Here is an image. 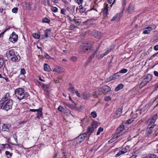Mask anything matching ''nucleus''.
I'll return each mask as SVG.
<instances>
[{
  "label": "nucleus",
  "mask_w": 158,
  "mask_h": 158,
  "mask_svg": "<svg viewBox=\"0 0 158 158\" xmlns=\"http://www.w3.org/2000/svg\"><path fill=\"white\" fill-rule=\"evenodd\" d=\"M122 6H123V9H124L125 8V6L126 3H127V1L126 0H122Z\"/></svg>",
  "instance_id": "49530a36"
},
{
  "label": "nucleus",
  "mask_w": 158,
  "mask_h": 158,
  "mask_svg": "<svg viewBox=\"0 0 158 158\" xmlns=\"http://www.w3.org/2000/svg\"><path fill=\"white\" fill-rule=\"evenodd\" d=\"M98 123L96 121H93L91 124L92 127L94 130L97 127Z\"/></svg>",
  "instance_id": "bb28decb"
},
{
  "label": "nucleus",
  "mask_w": 158,
  "mask_h": 158,
  "mask_svg": "<svg viewBox=\"0 0 158 158\" xmlns=\"http://www.w3.org/2000/svg\"><path fill=\"white\" fill-rule=\"evenodd\" d=\"M15 93L17 98L19 100L27 99L29 97L28 93L26 92L23 88L16 89L15 91Z\"/></svg>",
  "instance_id": "f257e3e1"
},
{
  "label": "nucleus",
  "mask_w": 158,
  "mask_h": 158,
  "mask_svg": "<svg viewBox=\"0 0 158 158\" xmlns=\"http://www.w3.org/2000/svg\"><path fill=\"white\" fill-rule=\"evenodd\" d=\"M94 130L91 127H88L87 130V133L91 134L93 132Z\"/></svg>",
  "instance_id": "c756f323"
},
{
  "label": "nucleus",
  "mask_w": 158,
  "mask_h": 158,
  "mask_svg": "<svg viewBox=\"0 0 158 158\" xmlns=\"http://www.w3.org/2000/svg\"><path fill=\"white\" fill-rule=\"evenodd\" d=\"M91 116L93 118H95L97 116V114L95 111H93L91 113Z\"/></svg>",
  "instance_id": "4c0bfd02"
},
{
  "label": "nucleus",
  "mask_w": 158,
  "mask_h": 158,
  "mask_svg": "<svg viewBox=\"0 0 158 158\" xmlns=\"http://www.w3.org/2000/svg\"><path fill=\"white\" fill-rule=\"evenodd\" d=\"M103 131V128L102 127H100L98 129V131L97 133V135H98L100 134L101 132H102Z\"/></svg>",
  "instance_id": "58836bf2"
},
{
  "label": "nucleus",
  "mask_w": 158,
  "mask_h": 158,
  "mask_svg": "<svg viewBox=\"0 0 158 158\" xmlns=\"http://www.w3.org/2000/svg\"><path fill=\"white\" fill-rule=\"evenodd\" d=\"M124 87V85L122 84H118L117 86L115 88V91H118L120 89H122Z\"/></svg>",
  "instance_id": "412c9836"
},
{
  "label": "nucleus",
  "mask_w": 158,
  "mask_h": 158,
  "mask_svg": "<svg viewBox=\"0 0 158 158\" xmlns=\"http://www.w3.org/2000/svg\"><path fill=\"white\" fill-rule=\"evenodd\" d=\"M67 11L64 9H62L61 10V13L64 15H66Z\"/></svg>",
  "instance_id": "a18cd8bd"
},
{
  "label": "nucleus",
  "mask_w": 158,
  "mask_h": 158,
  "mask_svg": "<svg viewBox=\"0 0 158 158\" xmlns=\"http://www.w3.org/2000/svg\"><path fill=\"white\" fill-rule=\"evenodd\" d=\"M58 110L60 112H63L64 111V108L61 106H59L58 108Z\"/></svg>",
  "instance_id": "c03bdc74"
},
{
  "label": "nucleus",
  "mask_w": 158,
  "mask_h": 158,
  "mask_svg": "<svg viewBox=\"0 0 158 158\" xmlns=\"http://www.w3.org/2000/svg\"><path fill=\"white\" fill-rule=\"evenodd\" d=\"M6 55L8 58L10 59L13 62H18L20 59V57L16 52H15L14 50L11 49L9 50L6 52Z\"/></svg>",
  "instance_id": "f03ea898"
},
{
  "label": "nucleus",
  "mask_w": 158,
  "mask_h": 158,
  "mask_svg": "<svg viewBox=\"0 0 158 158\" xmlns=\"http://www.w3.org/2000/svg\"><path fill=\"white\" fill-rule=\"evenodd\" d=\"M33 36L35 39H38L40 37V35L37 33H35L33 34Z\"/></svg>",
  "instance_id": "c9c22d12"
},
{
  "label": "nucleus",
  "mask_w": 158,
  "mask_h": 158,
  "mask_svg": "<svg viewBox=\"0 0 158 158\" xmlns=\"http://www.w3.org/2000/svg\"><path fill=\"white\" fill-rule=\"evenodd\" d=\"M152 77V75L151 74H148L146 75H144L143 76L144 79L143 82L141 83V84L143 86H145L150 81Z\"/></svg>",
  "instance_id": "20e7f679"
},
{
  "label": "nucleus",
  "mask_w": 158,
  "mask_h": 158,
  "mask_svg": "<svg viewBox=\"0 0 158 158\" xmlns=\"http://www.w3.org/2000/svg\"><path fill=\"white\" fill-rule=\"evenodd\" d=\"M149 127V129L148 130V132L149 133V134H151L152 133V130L153 128V127L150 126Z\"/></svg>",
  "instance_id": "37998d69"
},
{
  "label": "nucleus",
  "mask_w": 158,
  "mask_h": 158,
  "mask_svg": "<svg viewBox=\"0 0 158 158\" xmlns=\"http://www.w3.org/2000/svg\"><path fill=\"white\" fill-rule=\"evenodd\" d=\"M44 56L45 58L48 59H51L52 58L47 53H45L44 55Z\"/></svg>",
  "instance_id": "4d7b16f0"
},
{
  "label": "nucleus",
  "mask_w": 158,
  "mask_h": 158,
  "mask_svg": "<svg viewBox=\"0 0 158 158\" xmlns=\"http://www.w3.org/2000/svg\"><path fill=\"white\" fill-rule=\"evenodd\" d=\"M135 114H137L138 115H140L141 114V112L140 110H136L135 112Z\"/></svg>",
  "instance_id": "bf43d9fd"
},
{
  "label": "nucleus",
  "mask_w": 158,
  "mask_h": 158,
  "mask_svg": "<svg viewBox=\"0 0 158 158\" xmlns=\"http://www.w3.org/2000/svg\"><path fill=\"white\" fill-rule=\"evenodd\" d=\"M98 148H97V145H94L90 149V151L93 152L96 151Z\"/></svg>",
  "instance_id": "79ce46f5"
},
{
  "label": "nucleus",
  "mask_w": 158,
  "mask_h": 158,
  "mask_svg": "<svg viewBox=\"0 0 158 158\" xmlns=\"http://www.w3.org/2000/svg\"><path fill=\"white\" fill-rule=\"evenodd\" d=\"M44 69L45 71H49L50 70V66L49 65L47 64H44Z\"/></svg>",
  "instance_id": "a878e982"
},
{
  "label": "nucleus",
  "mask_w": 158,
  "mask_h": 158,
  "mask_svg": "<svg viewBox=\"0 0 158 158\" xmlns=\"http://www.w3.org/2000/svg\"><path fill=\"white\" fill-rule=\"evenodd\" d=\"M42 109L41 108H39L38 109V110L37 111V115L36 116L37 118H40V117H42L43 115V113H42Z\"/></svg>",
  "instance_id": "ddd939ff"
},
{
  "label": "nucleus",
  "mask_w": 158,
  "mask_h": 158,
  "mask_svg": "<svg viewBox=\"0 0 158 158\" xmlns=\"http://www.w3.org/2000/svg\"><path fill=\"white\" fill-rule=\"evenodd\" d=\"M85 8L81 6V5L80 6V12L83 13L85 11Z\"/></svg>",
  "instance_id": "8fccbe9b"
},
{
  "label": "nucleus",
  "mask_w": 158,
  "mask_h": 158,
  "mask_svg": "<svg viewBox=\"0 0 158 158\" xmlns=\"http://www.w3.org/2000/svg\"><path fill=\"white\" fill-rule=\"evenodd\" d=\"M90 33L95 38L100 39L102 36L101 32L96 30H93Z\"/></svg>",
  "instance_id": "6e6552de"
},
{
  "label": "nucleus",
  "mask_w": 158,
  "mask_h": 158,
  "mask_svg": "<svg viewBox=\"0 0 158 158\" xmlns=\"http://www.w3.org/2000/svg\"><path fill=\"white\" fill-rule=\"evenodd\" d=\"M105 100L107 102L110 100L111 99V98L109 96H106L105 97Z\"/></svg>",
  "instance_id": "603ef678"
},
{
  "label": "nucleus",
  "mask_w": 158,
  "mask_h": 158,
  "mask_svg": "<svg viewBox=\"0 0 158 158\" xmlns=\"http://www.w3.org/2000/svg\"><path fill=\"white\" fill-rule=\"evenodd\" d=\"M102 89L104 93H106L107 92L110 91L111 90V89L110 87L107 85H104L102 87Z\"/></svg>",
  "instance_id": "4468645a"
},
{
  "label": "nucleus",
  "mask_w": 158,
  "mask_h": 158,
  "mask_svg": "<svg viewBox=\"0 0 158 158\" xmlns=\"http://www.w3.org/2000/svg\"><path fill=\"white\" fill-rule=\"evenodd\" d=\"M8 30V29H6L4 31L1 32V33H0V38H1L3 36V35L4 33L6 31Z\"/></svg>",
  "instance_id": "69168bd1"
},
{
  "label": "nucleus",
  "mask_w": 158,
  "mask_h": 158,
  "mask_svg": "<svg viewBox=\"0 0 158 158\" xmlns=\"http://www.w3.org/2000/svg\"><path fill=\"white\" fill-rule=\"evenodd\" d=\"M127 72V69H123L122 70H120L118 72L119 73V74L120 73H125Z\"/></svg>",
  "instance_id": "ea45409f"
},
{
  "label": "nucleus",
  "mask_w": 158,
  "mask_h": 158,
  "mask_svg": "<svg viewBox=\"0 0 158 158\" xmlns=\"http://www.w3.org/2000/svg\"><path fill=\"white\" fill-rule=\"evenodd\" d=\"M108 51H106L105 53H103L102 54H101V58H102L104 56L107 55L108 54Z\"/></svg>",
  "instance_id": "680f3d73"
},
{
  "label": "nucleus",
  "mask_w": 158,
  "mask_h": 158,
  "mask_svg": "<svg viewBox=\"0 0 158 158\" xmlns=\"http://www.w3.org/2000/svg\"><path fill=\"white\" fill-rule=\"evenodd\" d=\"M96 53H95V52H94L89 57V58L88 60V62H90L91 60H92V59L94 57L95 55L96 54Z\"/></svg>",
  "instance_id": "473e14b6"
},
{
  "label": "nucleus",
  "mask_w": 158,
  "mask_h": 158,
  "mask_svg": "<svg viewBox=\"0 0 158 158\" xmlns=\"http://www.w3.org/2000/svg\"><path fill=\"white\" fill-rule=\"evenodd\" d=\"M112 80H113L112 79L111 77L110 76L106 79V80H105V82H108L109 81H111Z\"/></svg>",
  "instance_id": "5fc2aeb1"
},
{
  "label": "nucleus",
  "mask_w": 158,
  "mask_h": 158,
  "mask_svg": "<svg viewBox=\"0 0 158 158\" xmlns=\"http://www.w3.org/2000/svg\"><path fill=\"white\" fill-rule=\"evenodd\" d=\"M108 4H106L103 11V14L105 16H106L108 14Z\"/></svg>",
  "instance_id": "2eb2a0df"
},
{
  "label": "nucleus",
  "mask_w": 158,
  "mask_h": 158,
  "mask_svg": "<svg viewBox=\"0 0 158 158\" xmlns=\"http://www.w3.org/2000/svg\"><path fill=\"white\" fill-rule=\"evenodd\" d=\"M51 10L54 12L56 13L58 11V9L56 7H52V8L51 9Z\"/></svg>",
  "instance_id": "de8ad7c7"
},
{
  "label": "nucleus",
  "mask_w": 158,
  "mask_h": 158,
  "mask_svg": "<svg viewBox=\"0 0 158 158\" xmlns=\"http://www.w3.org/2000/svg\"><path fill=\"white\" fill-rule=\"evenodd\" d=\"M151 158H156L157 156L155 154H150Z\"/></svg>",
  "instance_id": "0e129e2a"
},
{
  "label": "nucleus",
  "mask_w": 158,
  "mask_h": 158,
  "mask_svg": "<svg viewBox=\"0 0 158 158\" xmlns=\"http://www.w3.org/2000/svg\"><path fill=\"white\" fill-rule=\"evenodd\" d=\"M88 124L87 119L86 118H84L81 120V126L82 127H84Z\"/></svg>",
  "instance_id": "9d476101"
},
{
  "label": "nucleus",
  "mask_w": 158,
  "mask_h": 158,
  "mask_svg": "<svg viewBox=\"0 0 158 158\" xmlns=\"http://www.w3.org/2000/svg\"><path fill=\"white\" fill-rule=\"evenodd\" d=\"M44 36L46 38H48L49 35H51V30L47 29L44 31Z\"/></svg>",
  "instance_id": "6ab92c4d"
},
{
  "label": "nucleus",
  "mask_w": 158,
  "mask_h": 158,
  "mask_svg": "<svg viewBox=\"0 0 158 158\" xmlns=\"http://www.w3.org/2000/svg\"><path fill=\"white\" fill-rule=\"evenodd\" d=\"M122 108H118L116 111L115 114L117 115V117H120L122 113Z\"/></svg>",
  "instance_id": "f3484780"
},
{
  "label": "nucleus",
  "mask_w": 158,
  "mask_h": 158,
  "mask_svg": "<svg viewBox=\"0 0 158 158\" xmlns=\"http://www.w3.org/2000/svg\"><path fill=\"white\" fill-rule=\"evenodd\" d=\"M18 10L17 7H14L12 10V12L14 13H17Z\"/></svg>",
  "instance_id": "13d9d810"
},
{
  "label": "nucleus",
  "mask_w": 158,
  "mask_h": 158,
  "mask_svg": "<svg viewBox=\"0 0 158 158\" xmlns=\"http://www.w3.org/2000/svg\"><path fill=\"white\" fill-rule=\"evenodd\" d=\"M1 125H2V130L3 131H6L9 132L10 131L11 128L9 124H4L3 125L1 124Z\"/></svg>",
  "instance_id": "1a4fd4ad"
},
{
  "label": "nucleus",
  "mask_w": 158,
  "mask_h": 158,
  "mask_svg": "<svg viewBox=\"0 0 158 158\" xmlns=\"http://www.w3.org/2000/svg\"><path fill=\"white\" fill-rule=\"evenodd\" d=\"M81 46L82 47V50L84 52L88 53L93 51L94 49V48L91 46L85 45Z\"/></svg>",
  "instance_id": "0eeeda50"
},
{
  "label": "nucleus",
  "mask_w": 158,
  "mask_h": 158,
  "mask_svg": "<svg viewBox=\"0 0 158 158\" xmlns=\"http://www.w3.org/2000/svg\"><path fill=\"white\" fill-rule=\"evenodd\" d=\"M18 38V36L16 33L13 32L10 35L9 37V40L14 43L17 41Z\"/></svg>",
  "instance_id": "423d86ee"
},
{
  "label": "nucleus",
  "mask_w": 158,
  "mask_h": 158,
  "mask_svg": "<svg viewBox=\"0 0 158 158\" xmlns=\"http://www.w3.org/2000/svg\"><path fill=\"white\" fill-rule=\"evenodd\" d=\"M127 150L126 148H123L120 151L122 154H123L126 153L127 152Z\"/></svg>",
  "instance_id": "864d4df0"
},
{
  "label": "nucleus",
  "mask_w": 158,
  "mask_h": 158,
  "mask_svg": "<svg viewBox=\"0 0 158 158\" xmlns=\"http://www.w3.org/2000/svg\"><path fill=\"white\" fill-rule=\"evenodd\" d=\"M157 117V114H155L152 116L149 119L148 121V126L154 127L155 125L154 123L156 120Z\"/></svg>",
  "instance_id": "39448f33"
},
{
  "label": "nucleus",
  "mask_w": 158,
  "mask_h": 158,
  "mask_svg": "<svg viewBox=\"0 0 158 158\" xmlns=\"http://www.w3.org/2000/svg\"><path fill=\"white\" fill-rule=\"evenodd\" d=\"M0 103L1 104V108L6 111H8L12 108L13 103L12 100H9Z\"/></svg>",
  "instance_id": "7ed1b4c3"
},
{
  "label": "nucleus",
  "mask_w": 158,
  "mask_h": 158,
  "mask_svg": "<svg viewBox=\"0 0 158 158\" xmlns=\"http://www.w3.org/2000/svg\"><path fill=\"white\" fill-rule=\"evenodd\" d=\"M101 93L100 90H97L94 92L93 95L95 98H97L98 96Z\"/></svg>",
  "instance_id": "cd10ccee"
},
{
  "label": "nucleus",
  "mask_w": 158,
  "mask_h": 158,
  "mask_svg": "<svg viewBox=\"0 0 158 158\" xmlns=\"http://www.w3.org/2000/svg\"><path fill=\"white\" fill-rule=\"evenodd\" d=\"M5 154L6 155H9L10 157H11L12 156L13 154L10 153L8 151H6L5 152Z\"/></svg>",
  "instance_id": "6e6d98bb"
},
{
  "label": "nucleus",
  "mask_w": 158,
  "mask_h": 158,
  "mask_svg": "<svg viewBox=\"0 0 158 158\" xmlns=\"http://www.w3.org/2000/svg\"><path fill=\"white\" fill-rule=\"evenodd\" d=\"M41 87L42 89H43L44 90L46 91H48V89L49 88V86L48 85L45 84H43L41 85Z\"/></svg>",
  "instance_id": "b1692460"
},
{
  "label": "nucleus",
  "mask_w": 158,
  "mask_h": 158,
  "mask_svg": "<svg viewBox=\"0 0 158 158\" xmlns=\"http://www.w3.org/2000/svg\"><path fill=\"white\" fill-rule=\"evenodd\" d=\"M134 10V6L132 4H130L128 8V11L129 13H132Z\"/></svg>",
  "instance_id": "4be33fe9"
},
{
  "label": "nucleus",
  "mask_w": 158,
  "mask_h": 158,
  "mask_svg": "<svg viewBox=\"0 0 158 158\" xmlns=\"http://www.w3.org/2000/svg\"><path fill=\"white\" fill-rule=\"evenodd\" d=\"M20 73L21 74L24 75V74L26 73V72L24 69L23 68L21 69Z\"/></svg>",
  "instance_id": "09e8293b"
},
{
  "label": "nucleus",
  "mask_w": 158,
  "mask_h": 158,
  "mask_svg": "<svg viewBox=\"0 0 158 158\" xmlns=\"http://www.w3.org/2000/svg\"><path fill=\"white\" fill-rule=\"evenodd\" d=\"M64 71V69L63 68L58 66L57 68L56 69V71L59 73H62Z\"/></svg>",
  "instance_id": "c85d7f7f"
},
{
  "label": "nucleus",
  "mask_w": 158,
  "mask_h": 158,
  "mask_svg": "<svg viewBox=\"0 0 158 158\" xmlns=\"http://www.w3.org/2000/svg\"><path fill=\"white\" fill-rule=\"evenodd\" d=\"M84 23L85 25H90L93 23V20L92 19H88Z\"/></svg>",
  "instance_id": "393cba45"
},
{
  "label": "nucleus",
  "mask_w": 158,
  "mask_h": 158,
  "mask_svg": "<svg viewBox=\"0 0 158 158\" xmlns=\"http://www.w3.org/2000/svg\"><path fill=\"white\" fill-rule=\"evenodd\" d=\"M120 76V75H119V73L117 72L115 73H114L112 76H111V77L112 79L113 80H114L118 78V77Z\"/></svg>",
  "instance_id": "aec40b11"
},
{
  "label": "nucleus",
  "mask_w": 158,
  "mask_h": 158,
  "mask_svg": "<svg viewBox=\"0 0 158 158\" xmlns=\"http://www.w3.org/2000/svg\"><path fill=\"white\" fill-rule=\"evenodd\" d=\"M4 60L2 58H0V69H1L3 65Z\"/></svg>",
  "instance_id": "e433bc0d"
},
{
  "label": "nucleus",
  "mask_w": 158,
  "mask_h": 158,
  "mask_svg": "<svg viewBox=\"0 0 158 158\" xmlns=\"http://www.w3.org/2000/svg\"><path fill=\"white\" fill-rule=\"evenodd\" d=\"M77 58L75 56H73L70 58V59L73 62H75L77 61Z\"/></svg>",
  "instance_id": "3c124183"
},
{
  "label": "nucleus",
  "mask_w": 158,
  "mask_h": 158,
  "mask_svg": "<svg viewBox=\"0 0 158 158\" xmlns=\"http://www.w3.org/2000/svg\"><path fill=\"white\" fill-rule=\"evenodd\" d=\"M89 94L86 93H84L83 94H81V95H80V98H81V99L83 98L84 99H86L89 98Z\"/></svg>",
  "instance_id": "dca6fc26"
},
{
  "label": "nucleus",
  "mask_w": 158,
  "mask_h": 158,
  "mask_svg": "<svg viewBox=\"0 0 158 158\" xmlns=\"http://www.w3.org/2000/svg\"><path fill=\"white\" fill-rule=\"evenodd\" d=\"M42 21L43 23H50V20L46 17L45 18L42 19Z\"/></svg>",
  "instance_id": "72a5a7b5"
},
{
  "label": "nucleus",
  "mask_w": 158,
  "mask_h": 158,
  "mask_svg": "<svg viewBox=\"0 0 158 158\" xmlns=\"http://www.w3.org/2000/svg\"><path fill=\"white\" fill-rule=\"evenodd\" d=\"M122 14L121 13H117L111 19V21H114L117 19H119L122 16Z\"/></svg>",
  "instance_id": "f8f14e48"
},
{
  "label": "nucleus",
  "mask_w": 158,
  "mask_h": 158,
  "mask_svg": "<svg viewBox=\"0 0 158 158\" xmlns=\"http://www.w3.org/2000/svg\"><path fill=\"white\" fill-rule=\"evenodd\" d=\"M154 49L155 51L158 50V45H156L154 47Z\"/></svg>",
  "instance_id": "774afa93"
},
{
  "label": "nucleus",
  "mask_w": 158,
  "mask_h": 158,
  "mask_svg": "<svg viewBox=\"0 0 158 158\" xmlns=\"http://www.w3.org/2000/svg\"><path fill=\"white\" fill-rule=\"evenodd\" d=\"M69 90L72 92L73 93H76L77 96L79 97V93L78 91L76 90L73 87H71L69 89Z\"/></svg>",
  "instance_id": "a211bd4d"
},
{
  "label": "nucleus",
  "mask_w": 158,
  "mask_h": 158,
  "mask_svg": "<svg viewBox=\"0 0 158 158\" xmlns=\"http://www.w3.org/2000/svg\"><path fill=\"white\" fill-rule=\"evenodd\" d=\"M124 129V126L123 125L120 126L117 129V130L119 131V132L118 133H120V135L122 134V131Z\"/></svg>",
  "instance_id": "2f4dec72"
},
{
  "label": "nucleus",
  "mask_w": 158,
  "mask_h": 158,
  "mask_svg": "<svg viewBox=\"0 0 158 158\" xmlns=\"http://www.w3.org/2000/svg\"><path fill=\"white\" fill-rule=\"evenodd\" d=\"M151 32V30L149 29H145L143 31V34H149Z\"/></svg>",
  "instance_id": "f704fd0d"
},
{
  "label": "nucleus",
  "mask_w": 158,
  "mask_h": 158,
  "mask_svg": "<svg viewBox=\"0 0 158 158\" xmlns=\"http://www.w3.org/2000/svg\"><path fill=\"white\" fill-rule=\"evenodd\" d=\"M40 3L44 5V6L46 5V0H41Z\"/></svg>",
  "instance_id": "052dcab7"
},
{
  "label": "nucleus",
  "mask_w": 158,
  "mask_h": 158,
  "mask_svg": "<svg viewBox=\"0 0 158 158\" xmlns=\"http://www.w3.org/2000/svg\"><path fill=\"white\" fill-rule=\"evenodd\" d=\"M83 135L81 134L80 135V139H81V140L80 141V143L81 142V141H82L85 139L84 136L82 137Z\"/></svg>",
  "instance_id": "e2e57ef3"
},
{
  "label": "nucleus",
  "mask_w": 158,
  "mask_h": 158,
  "mask_svg": "<svg viewBox=\"0 0 158 158\" xmlns=\"http://www.w3.org/2000/svg\"><path fill=\"white\" fill-rule=\"evenodd\" d=\"M122 153L121 152V151H119L117 154L115 156L116 157H118L119 156H120L122 154Z\"/></svg>",
  "instance_id": "338daca9"
},
{
  "label": "nucleus",
  "mask_w": 158,
  "mask_h": 158,
  "mask_svg": "<svg viewBox=\"0 0 158 158\" xmlns=\"http://www.w3.org/2000/svg\"><path fill=\"white\" fill-rule=\"evenodd\" d=\"M134 121V119L132 118H130L128 119L127 121V123L128 124H131L133 121Z\"/></svg>",
  "instance_id": "a19ab883"
},
{
  "label": "nucleus",
  "mask_w": 158,
  "mask_h": 158,
  "mask_svg": "<svg viewBox=\"0 0 158 158\" xmlns=\"http://www.w3.org/2000/svg\"><path fill=\"white\" fill-rule=\"evenodd\" d=\"M10 96L9 95V93H6L3 96V97L2 99L0 101V102H4L5 101H7V100H11L10 99Z\"/></svg>",
  "instance_id": "9b49d317"
},
{
  "label": "nucleus",
  "mask_w": 158,
  "mask_h": 158,
  "mask_svg": "<svg viewBox=\"0 0 158 158\" xmlns=\"http://www.w3.org/2000/svg\"><path fill=\"white\" fill-rule=\"evenodd\" d=\"M120 136V133H117L116 135L113 136L110 139L112 141V142H114L118 137Z\"/></svg>",
  "instance_id": "5701e85b"
},
{
  "label": "nucleus",
  "mask_w": 158,
  "mask_h": 158,
  "mask_svg": "<svg viewBox=\"0 0 158 158\" xmlns=\"http://www.w3.org/2000/svg\"><path fill=\"white\" fill-rule=\"evenodd\" d=\"M156 28V26L155 25H150L145 28V29H149L151 31L155 30Z\"/></svg>",
  "instance_id": "7c9ffc66"
}]
</instances>
